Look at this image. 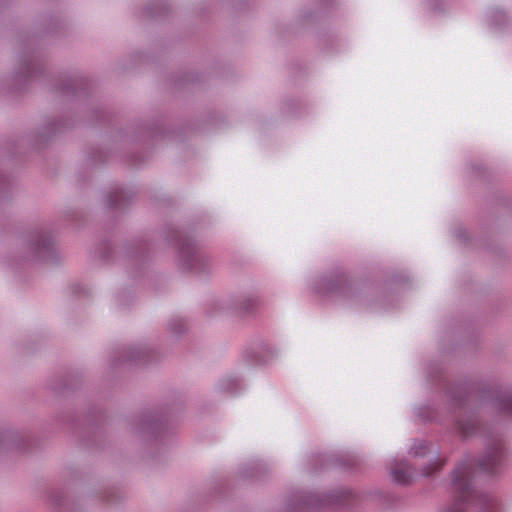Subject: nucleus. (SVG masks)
I'll return each instance as SVG.
<instances>
[{
	"label": "nucleus",
	"mask_w": 512,
	"mask_h": 512,
	"mask_svg": "<svg viewBox=\"0 0 512 512\" xmlns=\"http://www.w3.org/2000/svg\"><path fill=\"white\" fill-rule=\"evenodd\" d=\"M440 466H441V465H440L439 463H435V464L433 465V468H432V469H430V470H428V471H424V472H423V474H424V475H426V476H428V475H430L433 471H435V470L439 469V468H440Z\"/></svg>",
	"instance_id": "20e7f679"
},
{
	"label": "nucleus",
	"mask_w": 512,
	"mask_h": 512,
	"mask_svg": "<svg viewBox=\"0 0 512 512\" xmlns=\"http://www.w3.org/2000/svg\"><path fill=\"white\" fill-rule=\"evenodd\" d=\"M471 476V465L461 464L455 468L453 472V485L461 503H456L445 512H464L462 504L469 501L472 496Z\"/></svg>",
	"instance_id": "f257e3e1"
},
{
	"label": "nucleus",
	"mask_w": 512,
	"mask_h": 512,
	"mask_svg": "<svg viewBox=\"0 0 512 512\" xmlns=\"http://www.w3.org/2000/svg\"><path fill=\"white\" fill-rule=\"evenodd\" d=\"M392 476H393L394 481L401 483V484H406L409 482V480L411 478V473H410L408 467L404 466L401 468L393 469Z\"/></svg>",
	"instance_id": "7ed1b4c3"
},
{
	"label": "nucleus",
	"mask_w": 512,
	"mask_h": 512,
	"mask_svg": "<svg viewBox=\"0 0 512 512\" xmlns=\"http://www.w3.org/2000/svg\"><path fill=\"white\" fill-rule=\"evenodd\" d=\"M500 463V454L498 451H493L492 454L488 456L487 459H483L480 462V467L489 473H493L495 471V467Z\"/></svg>",
	"instance_id": "f03ea898"
}]
</instances>
